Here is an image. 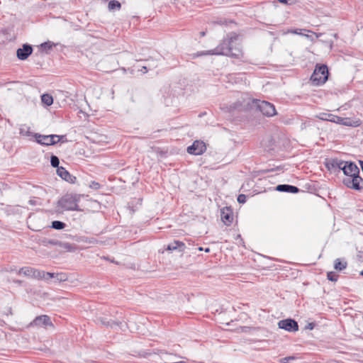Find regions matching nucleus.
I'll return each mask as SVG.
<instances>
[{"instance_id":"f257e3e1","label":"nucleus","mask_w":363,"mask_h":363,"mask_svg":"<svg viewBox=\"0 0 363 363\" xmlns=\"http://www.w3.org/2000/svg\"><path fill=\"white\" fill-rule=\"evenodd\" d=\"M238 35L230 33L213 50L197 52V56L201 55H225L235 59H240L243 53L240 44L238 43Z\"/></svg>"},{"instance_id":"f03ea898","label":"nucleus","mask_w":363,"mask_h":363,"mask_svg":"<svg viewBox=\"0 0 363 363\" xmlns=\"http://www.w3.org/2000/svg\"><path fill=\"white\" fill-rule=\"evenodd\" d=\"M344 174L348 177L342 182L347 187L361 191L362 178L359 176V169L354 162L348 161L347 164L345 165Z\"/></svg>"},{"instance_id":"7ed1b4c3","label":"nucleus","mask_w":363,"mask_h":363,"mask_svg":"<svg viewBox=\"0 0 363 363\" xmlns=\"http://www.w3.org/2000/svg\"><path fill=\"white\" fill-rule=\"evenodd\" d=\"M80 196L74 194H66L58 201V206L64 211H80L78 202Z\"/></svg>"},{"instance_id":"20e7f679","label":"nucleus","mask_w":363,"mask_h":363,"mask_svg":"<svg viewBox=\"0 0 363 363\" xmlns=\"http://www.w3.org/2000/svg\"><path fill=\"white\" fill-rule=\"evenodd\" d=\"M329 72L327 65H317L311 77V80L315 85H321L328 79Z\"/></svg>"},{"instance_id":"39448f33","label":"nucleus","mask_w":363,"mask_h":363,"mask_svg":"<svg viewBox=\"0 0 363 363\" xmlns=\"http://www.w3.org/2000/svg\"><path fill=\"white\" fill-rule=\"evenodd\" d=\"M252 103L266 116L271 117L277 114L274 106L268 101L254 99Z\"/></svg>"},{"instance_id":"423d86ee","label":"nucleus","mask_w":363,"mask_h":363,"mask_svg":"<svg viewBox=\"0 0 363 363\" xmlns=\"http://www.w3.org/2000/svg\"><path fill=\"white\" fill-rule=\"evenodd\" d=\"M64 135H41L40 133H35L34 138L35 141L42 145H54L57 144L60 140L64 138Z\"/></svg>"},{"instance_id":"0eeeda50","label":"nucleus","mask_w":363,"mask_h":363,"mask_svg":"<svg viewBox=\"0 0 363 363\" xmlns=\"http://www.w3.org/2000/svg\"><path fill=\"white\" fill-rule=\"evenodd\" d=\"M278 326L280 329H284L288 332H296L298 330V323L292 318L279 320L278 322Z\"/></svg>"},{"instance_id":"6e6552de","label":"nucleus","mask_w":363,"mask_h":363,"mask_svg":"<svg viewBox=\"0 0 363 363\" xmlns=\"http://www.w3.org/2000/svg\"><path fill=\"white\" fill-rule=\"evenodd\" d=\"M206 150V144L201 140H195L191 145L187 147V152L194 155H200Z\"/></svg>"},{"instance_id":"1a4fd4ad","label":"nucleus","mask_w":363,"mask_h":363,"mask_svg":"<svg viewBox=\"0 0 363 363\" xmlns=\"http://www.w3.org/2000/svg\"><path fill=\"white\" fill-rule=\"evenodd\" d=\"M33 52V48L29 44H23L22 48L16 51V56L21 60H26Z\"/></svg>"},{"instance_id":"9d476101","label":"nucleus","mask_w":363,"mask_h":363,"mask_svg":"<svg viewBox=\"0 0 363 363\" xmlns=\"http://www.w3.org/2000/svg\"><path fill=\"white\" fill-rule=\"evenodd\" d=\"M57 174L62 179L70 184H74L77 181L76 177L70 174L69 172L63 167H60L57 169Z\"/></svg>"},{"instance_id":"9b49d317","label":"nucleus","mask_w":363,"mask_h":363,"mask_svg":"<svg viewBox=\"0 0 363 363\" xmlns=\"http://www.w3.org/2000/svg\"><path fill=\"white\" fill-rule=\"evenodd\" d=\"M31 325H34L36 326H48L52 325L50 318L47 315H42L36 317Z\"/></svg>"},{"instance_id":"f8f14e48","label":"nucleus","mask_w":363,"mask_h":363,"mask_svg":"<svg viewBox=\"0 0 363 363\" xmlns=\"http://www.w3.org/2000/svg\"><path fill=\"white\" fill-rule=\"evenodd\" d=\"M221 220L226 225H230L233 223V214L230 208L221 210Z\"/></svg>"},{"instance_id":"ddd939ff","label":"nucleus","mask_w":363,"mask_h":363,"mask_svg":"<svg viewBox=\"0 0 363 363\" xmlns=\"http://www.w3.org/2000/svg\"><path fill=\"white\" fill-rule=\"evenodd\" d=\"M276 190L280 192H287L292 194L298 193L300 191L297 186L289 184H279L276 186Z\"/></svg>"},{"instance_id":"4468645a","label":"nucleus","mask_w":363,"mask_h":363,"mask_svg":"<svg viewBox=\"0 0 363 363\" xmlns=\"http://www.w3.org/2000/svg\"><path fill=\"white\" fill-rule=\"evenodd\" d=\"M47 278H48V281L50 279L54 278L55 279V282L60 283V282H64V281H67L68 279V277H67V274L63 273V272H60V273L47 272Z\"/></svg>"},{"instance_id":"2eb2a0df","label":"nucleus","mask_w":363,"mask_h":363,"mask_svg":"<svg viewBox=\"0 0 363 363\" xmlns=\"http://www.w3.org/2000/svg\"><path fill=\"white\" fill-rule=\"evenodd\" d=\"M317 117L322 121H330L335 123H337V122L341 121L340 116H335L331 113H320Z\"/></svg>"},{"instance_id":"dca6fc26","label":"nucleus","mask_w":363,"mask_h":363,"mask_svg":"<svg viewBox=\"0 0 363 363\" xmlns=\"http://www.w3.org/2000/svg\"><path fill=\"white\" fill-rule=\"evenodd\" d=\"M185 248V244L179 240H174L173 242L169 243L166 250L169 251H174L179 250V252H183Z\"/></svg>"},{"instance_id":"f3484780","label":"nucleus","mask_w":363,"mask_h":363,"mask_svg":"<svg viewBox=\"0 0 363 363\" xmlns=\"http://www.w3.org/2000/svg\"><path fill=\"white\" fill-rule=\"evenodd\" d=\"M340 164H343V160L337 158L331 159L325 163V166L328 170L339 169Z\"/></svg>"},{"instance_id":"a211bd4d","label":"nucleus","mask_w":363,"mask_h":363,"mask_svg":"<svg viewBox=\"0 0 363 363\" xmlns=\"http://www.w3.org/2000/svg\"><path fill=\"white\" fill-rule=\"evenodd\" d=\"M98 320L102 324L108 327L113 328L114 326H120L122 324L121 322L115 321L112 319L108 320L106 318H100Z\"/></svg>"},{"instance_id":"6ab92c4d","label":"nucleus","mask_w":363,"mask_h":363,"mask_svg":"<svg viewBox=\"0 0 363 363\" xmlns=\"http://www.w3.org/2000/svg\"><path fill=\"white\" fill-rule=\"evenodd\" d=\"M33 279H38V280H45L46 281H48V278H47V272L43 270L37 269L34 268Z\"/></svg>"},{"instance_id":"aec40b11","label":"nucleus","mask_w":363,"mask_h":363,"mask_svg":"<svg viewBox=\"0 0 363 363\" xmlns=\"http://www.w3.org/2000/svg\"><path fill=\"white\" fill-rule=\"evenodd\" d=\"M341 121L337 122V124H340L346 126H352L357 127L359 125V121H352L350 118H342L340 117Z\"/></svg>"},{"instance_id":"412c9836","label":"nucleus","mask_w":363,"mask_h":363,"mask_svg":"<svg viewBox=\"0 0 363 363\" xmlns=\"http://www.w3.org/2000/svg\"><path fill=\"white\" fill-rule=\"evenodd\" d=\"M347 266V263L344 259L337 258L334 262V268L336 270L342 271V270L346 269Z\"/></svg>"},{"instance_id":"4be33fe9","label":"nucleus","mask_w":363,"mask_h":363,"mask_svg":"<svg viewBox=\"0 0 363 363\" xmlns=\"http://www.w3.org/2000/svg\"><path fill=\"white\" fill-rule=\"evenodd\" d=\"M33 271H34V268H33V267H21L18 270V274H23L26 277L32 278Z\"/></svg>"},{"instance_id":"5701e85b","label":"nucleus","mask_w":363,"mask_h":363,"mask_svg":"<svg viewBox=\"0 0 363 363\" xmlns=\"http://www.w3.org/2000/svg\"><path fill=\"white\" fill-rule=\"evenodd\" d=\"M19 133L21 135H25L28 137H33L35 133H33L30 131V128L27 126L26 125H22L19 129Z\"/></svg>"},{"instance_id":"b1692460","label":"nucleus","mask_w":363,"mask_h":363,"mask_svg":"<svg viewBox=\"0 0 363 363\" xmlns=\"http://www.w3.org/2000/svg\"><path fill=\"white\" fill-rule=\"evenodd\" d=\"M42 102L47 106H50L53 103V98L48 94H44L41 96Z\"/></svg>"},{"instance_id":"393cba45","label":"nucleus","mask_w":363,"mask_h":363,"mask_svg":"<svg viewBox=\"0 0 363 363\" xmlns=\"http://www.w3.org/2000/svg\"><path fill=\"white\" fill-rule=\"evenodd\" d=\"M302 31L309 32V30H306V29H289L286 31L284 32V34L293 33V34H296V35H305L307 38L309 37L308 35L303 34L302 33Z\"/></svg>"},{"instance_id":"a878e982","label":"nucleus","mask_w":363,"mask_h":363,"mask_svg":"<svg viewBox=\"0 0 363 363\" xmlns=\"http://www.w3.org/2000/svg\"><path fill=\"white\" fill-rule=\"evenodd\" d=\"M66 224L60 220H54L52 222L51 228L55 230H62L65 228Z\"/></svg>"},{"instance_id":"bb28decb","label":"nucleus","mask_w":363,"mask_h":363,"mask_svg":"<svg viewBox=\"0 0 363 363\" xmlns=\"http://www.w3.org/2000/svg\"><path fill=\"white\" fill-rule=\"evenodd\" d=\"M59 246L68 252L73 251L75 249L74 246L71 245L70 243L62 242L61 241H60V244L59 245Z\"/></svg>"},{"instance_id":"cd10ccee","label":"nucleus","mask_w":363,"mask_h":363,"mask_svg":"<svg viewBox=\"0 0 363 363\" xmlns=\"http://www.w3.org/2000/svg\"><path fill=\"white\" fill-rule=\"evenodd\" d=\"M121 6V4L120 2L116 0L110 1L108 5V7L110 10H113L115 9H119Z\"/></svg>"},{"instance_id":"c85d7f7f","label":"nucleus","mask_w":363,"mask_h":363,"mask_svg":"<svg viewBox=\"0 0 363 363\" xmlns=\"http://www.w3.org/2000/svg\"><path fill=\"white\" fill-rule=\"evenodd\" d=\"M50 164L53 167H56L57 169H58V167H59L60 160H59L58 157L52 155L50 157Z\"/></svg>"},{"instance_id":"c756f323","label":"nucleus","mask_w":363,"mask_h":363,"mask_svg":"<svg viewBox=\"0 0 363 363\" xmlns=\"http://www.w3.org/2000/svg\"><path fill=\"white\" fill-rule=\"evenodd\" d=\"M338 277L339 276L335 272H328L327 274L328 279L331 281H336L337 280Z\"/></svg>"},{"instance_id":"7c9ffc66","label":"nucleus","mask_w":363,"mask_h":363,"mask_svg":"<svg viewBox=\"0 0 363 363\" xmlns=\"http://www.w3.org/2000/svg\"><path fill=\"white\" fill-rule=\"evenodd\" d=\"M43 242L45 244H49V245H55V246H59V245L60 244V240H55V239L46 240L43 241Z\"/></svg>"},{"instance_id":"2f4dec72","label":"nucleus","mask_w":363,"mask_h":363,"mask_svg":"<svg viewBox=\"0 0 363 363\" xmlns=\"http://www.w3.org/2000/svg\"><path fill=\"white\" fill-rule=\"evenodd\" d=\"M41 48L43 50H50L52 48V45L50 42H45L40 45Z\"/></svg>"},{"instance_id":"473e14b6","label":"nucleus","mask_w":363,"mask_h":363,"mask_svg":"<svg viewBox=\"0 0 363 363\" xmlns=\"http://www.w3.org/2000/svg\"><path fill=\"white\" fill-rule=\"evenodd\" d=\"M247 201V196L245 194H240L238 196V201L240 203H245Z\"/></svg>"},{"instance_id":"72a5a7b5","label":"nucleus","mask_w":363,"mask_h":363,"mask_svg":"<svg viewBox=\"0 0 363 363\" xmlns=\"http://www.w3.org/2000/svg\"><path fill=\"white\" fill-rule=\"evenodd\" d=\"M295 359V357H284V358H282L281 359V363H289L290 360H294Z\"/></svg>"},{"instance_id":"f704fd0d","label":"nucleus","mask_w":363,"mask_h":363,"mask_svg":"<svg viewBox=\"0 0 363 363\" xmlns=\"http://www.w3.org/2000/svg\"><path fill=\"white\" fill-rule=\"evenodd\" d=\"M90 186L94 189H99L100 188V184L98 182H92Z\"/></svg>"},{"instance_id":"c9c22d12","label":"nucleus","mask_w":363,"mask_h":363,"mask_svg":"<svg viewBox=\"0 0 363 363\" xmlns=\"http://www.w3.org/2000/svg\"><path fill=\"white\" fill-rule=\"evenodd\" d=\"M315 327V323H311L306 326V329L313 330Z\"/></svg>"},{"instance_id":"e433bc0d","label":"nucleus","mask_w":363,"mask_h":363,"mask_svg":"<svg viewBox=\"0 0 363 363\" xmlns=\"http://www.w3.org/2000/svg\"><path fill=\"white\" fill-rule=\"evenodd\" d=\"M347 163H348V161H343V164H340V166L339 167V170H342V172H344L345 165H347Z\"/></svg>"},{"instance_id":"4c0bfd02","label":"nucleus","mask_w":363,"mask_h":363,"mask_svg":"<svg viewBox=\"0 0 363 363\" xmlns=\"http://www.w3.org/2000/svg\"><path fill=\"white\" fill-rule=\"evenodd\" d=\"M141 71L143 72V73H146L147 72V67L145 66H143L141 69Z\"/></svg>"},{"instance_id":"58836bf2","label":"nucleus","mask_w":363,"mask_h":363,"mask_svg":"<svg viewBox=\"0 0 363 363\" xmlns=\"http://www.w3.org/2000/svg\"><path fill=\"white\" fill-rule=\"evenodd\" d=\"M14 282L16 284H21L22 283V281L20 280H16V281H14Z\"/></svg>"},{"instance_id":"ea45409f","label":"nucleus","mask_w":363,"mask_h":363,"mask_svg":"<svg viewBox=\"0 0 363 363\" xmlns=\"http://www.w3.org/2000/svg\"><path fill=\"white\" fill-rule=\"evenodd\" d=\"M209 251H210L209 248H206V249L205 250V252H209Z\"/></svg>"},{"instance_id":"a19ab883","label":"nucleus","mask_w":363,"mask_h":363,"mask_svg":"<svg viewBox=\"0 0 363 363\" xmlns=\"http://www.w3.org/2000/svg\"><path fill=\"white\" fill-rule=\"evenodd\" d=\"M199 251H202L203 250V247H199Z\"/></svg>"},{"instance_id":"79ce46f5","label":"nucleus","mask_w":363,"mask_h":363,"mask_svg":"<svg viewBox=\"0 0 363 363\" xmlns=\"http://www.w3.org/2000/svg\"><path fill=\"white\" fill-rule=\"evenodd\" d=\"M359 274L363 277V270L360 272Z\"/></svg>"},{"instance_id":"37998d69","label":"nucleus","mask_w":363,"mask_h":363,"mask_svg":"<svg viewBox=\"0 0 363 363\" xmlns=\"http://www.w3.org/2000/svg\"><path fill=\"white\" fill-rule=\"evenodd\" d=\"M205 35V33L204 32H202L201 33V35L203 36Z\"/></svg>"}]
</instances>
